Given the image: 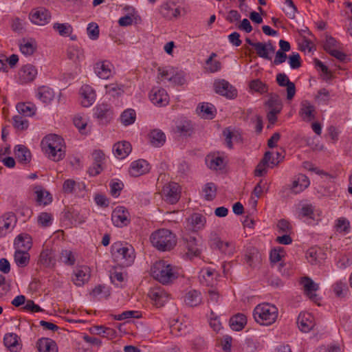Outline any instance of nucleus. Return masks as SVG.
Wrapping results in <instances>:
<instances>
[{
    "mask_svg": "<svg viewBox=\"0 0 352 352\" xmlns=\"http://www.w3.org/2000/svg\"><path fill=\"white\" fill-rule=\"evenodd\" d=\"M150 241L156 249L160 251H170L177 244V238L175 234L168 229H159L153 232Z\"/></svg>",
    "mask_w": 352,
    "mask_h": 352,
    "instance_id": "obj_2",
    "label": "nucleus"
},
{
    "mask_svg": "<svg viewBox=\"0 0 352 352\" xmlns=\"http://www.w3.org/2000/svg\"><path fill=\"white\" fill-rule=\"evenodd\" d=\"M52 216L48 212H42L38 217V222L43 227H48L51 225Z\"/></svg>",
    "mask_w": 352,
    "mask_h": 352,
    "instance_id": "obj_64",
    "label": "nucleus"
},
{
    "mask_svg": "<svg viewBox=\"0 0 352 352\" xmlns=\"http://www.w3.org/2000/svg\"><path fill=\"white\" fill-rule=\"evenodd\" d=\"M14 245L18 250H28L32 247V239L27 234H19L14 240Z\"/></svg>",
    "mask_w": 352,
    "mask_h": 352,
    "instance_id": "obj_36",
    "label": "nucleus"
},
{
    "mask_svg": "<svg viewBox=\"0 0 352 352\" xmlns=\"http://www.w3.org/2000/svg\"><path fill=\"white\" fill-rule=\"evenodd\" d=\"M14 261L19 267H25L30 261V254L28 250H17L14 255Z\"/></svg>",
    "mask_w": 352,
    "mask_h": 352,
    "instance_id": "obj_41",
    "label": "nucleus"
},
{
    "mask_svg": "<svg viewBox=\"0 0 352 352\" xmlns=\"http://www.w3.org/2000/svg\"><path fill=\"white\" fill-rule=\"evenodd\" d=\"M148 170V164L144 160H138L132 162L129 168V174L132 177H138Z\"/></svg>",
    "mask_w": 352,
    "mask_h": 352,
    "instance_id": "obj_23",
    "label": "nucleus"
},
{
    "mask_svg": "<svg viewBox=\"0 0 352 352\" xmlns=\"http://www.w3.org/2000/svg\"><path fill=\"white\" fill-rule=\"evenodd\" d=\"M197 112L200 117L211 120L216 115V108L211 103L202 102L198 105Z\"/></svg>",
    "mask_w": 352,
    "mask_h": 352,
    "instance_id": "obj_22",
    "label": "nucleus"
},
{
    "mask_svg": "<svg viewBox=\"0 0 352 352\" xmlns=\"http://www.w3.org/2000/svg\"><path fill=\"white\" fill-rule=\"evenodd\" d=\"M122 123L128 126L133 124L135 120V112L133 109L125 110L120 116Z\"/></svg>",
    "mask_w": 352,
    "mask_h": 352,
    "instance_id": "obj_53",
    "label": "nucleus"
},
{
    "mask_svg": "<svg viewBox=\"0 0 352 352\" xmlns=\"http://www.w3.org/2000/svg\"><path fill=\"white\" fill-rule=\"evenodd\" d=\"M209 241L212 248L217 249L219 251L220 247L222 246L224 243V241H222L219 236L214 232H212L210 233Z\"/></svg>",
    "mask_w": 352,
    "mask_h": 352,
    "instance_id": "obj_62",
    "label": "nucleus"
},
{
    "mask_svg": "<svg viewBox=\"0 0 352 352\" xmlns=\"http://www.w3.org/2000/svg\"><path fill=\"white\" fill-rule=\"evenodd\" d=\"M149 98L153 104L160 106H165L169 102V96L166 89H151Z\"/></svg>",
    "mask_w": 352,
    "mask_h": 352,
    "instance_id": "obj_16",
    "label": "nucleus"
},
{
    "mask_svg": "<svg viewBox=\"0 0 352 352\" xmlns=\"http://www.w3.org/2000/svg\"><path fill=\"white\" fill-rule=\"evenodd\" d=\"M298 328L303 333L309 332L314 327L313 316L309 313L300 314L297 318Z\"/></svg>",
    "mask_w": 352,
    "mask_h": 352,
    "instance_id": "obj_20",
    "label": "nucleus"
},
{
    "mask_svg": "<svg viewBox=\"0 0 352 352\" xmlns=\"http://www.w3.org/2000/svg\"><path fill=\"white\" fill-rule=\"evenodd\" d=\"M175 69V67L170 66L160 67L157 69V78L170 82Z\"/></svg>",
    "mask_w": 352,
    "mask_h": 352,
    "instance_id": "obj_51",
    "label": "nucleus"
},
{
    "mask_svg": "<svg viewBox=\"0 0 352 352\" xmlns=\"http://www.w3.org/2000/svg\"><path fill=\"white\" fill-rule=\"evenodd\" d=\"M187 81L186 73L177 68H175L174 73L171 76L170 82L175 86L184 85Z\"/></svg>",
    "mask_w": 352,
    "mask_h": 352,
    "instance_id": "obj_40",
    "label": "nucleus"
},
{
    "mask_svg": "<svg viewBox=\"0 0 352 352\" xmlns=\"http://www.w3.org/2000/svg\"><path fill=\"white\" fill-rule=\"evenodd\" d=\"M314 63L315 68L318 72L321 77L325 80H329L330 79L329 67L324 63L318 59H314Z\"/></svg>",
    "mask_w": 352,
    "mask_h": 352,
    "instance_id": "obj_46",
    "label": "nucleus"
},
{
    "mask_svg": "<svg viewBox=\"0 0 352 352\" xmlns=\"http://www.w3.org/2000/svg\"><path fill=\"white\" fill-rule=\"evenodd\" d=\"M120 245L119 243H115L113 245V255L121 265L124 267L129 266L135 259L134 250L131 246L120 247Z\"/></svg>",
    "mask_w": 352,
    "mask_h": 352,
    "instance_id": "obj_5",
    "label": "nucleus"
},
{
    "mask_svg": "<svg viewBox=\"0 0 352 352\" xmlns=\"http://www.w3.org/2000/svg\"><path fill=\"white\" fill-rule=\"evenodd\" d=\"M315 107L308 100H304L301 103L300 115L303 120L309 122L315 119Z\"/></svg>",
    "mask_w": 352,
    "mask_h": 352,
    "instance_id": "obj_27",
    "label": "nucleus"
},
{
    "mask_svg": "<svg viewBox=\"0 0 352 352\" xmlns=\"http://www.w3.org/2000/svg\"><path fill=\"white\" fill-rule=\"evenodd\" d=\"M41 146L53 161L58 162L65 157L63 140L56 134L45 136L41 141Z\"/></svg>",
    "mask_w": 352,
    "mask_h": 352,
    "instance_id": "obj_1",
    "label": "nucleus"
},
{
    "mask_svg": "<svg viewBox=\"0 0 352 352\" xmlns=\"http://www.w3.org/2000/svg\"><path fill=\"white\" fill-rule=\"evenodd\" d=\"M271 158L272 152L266 151L254 170L255 176L261 177L267 173V168L270 166L269 162Z\"/></svg>",
    "mask_w": 352,
    "mask_h": 352,
    "instance_id": "obj_30",
    "label": "nucleus"
},
{
    "mask_svg": "<svg viewBox=\"0 0 352 352\" xmlns=\"http://www.w3.org/2000/svg\"><path fill=\"white\" fill-rule=\"evenodd\" d=\"M38 263L45 267H53L56 264L54 251L49 248L43 249L40 254Z\"/></svg>",
    "mask_w": 352,
    "mask_h": 352,
    "instance_id": "obj_18",
    "label": "nucleus"
},
{
    "mask_svg": "<svg viewBox=\"0 0 352 352\" xmlns=\"http://www.w3.org/2000/svg\"><path fill=\"white\" fill-rule=\"evenodd\" d=\"M79 94L81 97L80 103L84 107H90L96 100V94L94 89H82Z\"/></svg>",
    "mask_w": 352,
    "mask_h": 352,
    "instance_id": "obj_34",
    "label": "nucleus"
},
{
    "mask_svg": "<svg viewBox=\"0 0 352 352\" xmlns=\"http://www.w3.org/2000/svg\"><path fill=\"white\" fill-rule=\"evenodd\" d=\"M331 57L336 58L340 64L346 63L350 60L343 45L333 37H331Z\"/></svg>",
    "mask_w": 352,
    "mask_h": 352,
    "instance_id": "obj_13",
    "label": "nucleus"
},
{
    "mask_svg": "<svg viewBox=\"0 0 352 352\" xmlns=\"http://www.w3.org/2000/svg\"><path fill=\"white\" fill-rule=\"evenodd\" d=\"M182 240L188 250L186 254L188 256H197L201 254L198 241L195 235H190L188 233H185L182 235Z\"/></svg>",
    "mask_w": 352,
    "mask_h": 352,
    "instance_id": "obj_15",
    "label": "nucleus"
},
{
    "mask_svg": "<svg viewBox=\"0 0 352 352\" xmlns=\"http://www.w3.org/2000/svg\"><path fill=\"white\" fill-rule=\"evenodd\" d=\"M16 217L13 212H7L0 217V237L4 236L15 226Z\"/></svg>",
    "mask_w": 352,
    "mask_h": 352,
    "instance_id": "obj_14",
    "label": "nucleus"
},
{
    "mask_svg": "<svg viewBox=\"0 0 352 352\" xmlns=\"http://www.w3.org/2000/svg\"><path fill=\"white\" fill-rule=\"evenodd\" d=\"M254 47L260 57L267 60L271 59L274 52V47L270 43L258 42L254 44Z\"/></svg>",
    "mask_w": 352,
    "mask_h": 352,
    "instance_id": "obj_24",
    "label": "nucleus"
},
{
    "mask_svg": "<svg viewBox=\"0 0 352 352\" xmlns=\"http://www.w3.org/2000/svg\"><path fill=\"white\" fill-rule=\"evenodd\" d=\"M94 72L100 79L109 80L115 76L116 69L114 65L110 60H102L94 64Z\"/></svg>",
    "mask_w": 352,
    "mask_h": 352,
    "instance_id": "obj_7",
    "label": "nucleus"
},
{
    "mask_svg": "<svg viewBox=\"0 0 352 352\" xmlns=\"http://www.w3.org/2000/svg\"><path fill=\"white\" fill-rule=\"evenodd\" d=\"M95 113L98 119L107 120L111 117L112 111L107 104H102L96 107Z\"/></svg>",
    "mask_w": 352,
    "mask_h": 352,
    "instance_id": "obj_49",
    "label": "nucleus"
},
{
    "mask_svg": "<svg viewBox=\"0 0 352 352\" xmlns=\"http://www.w3.org/2000/svg\"><path fill=\"white\" fill-rule=\"evenodd\" d=\"M60 95V89H56V91H54V89H40L38 92L39 99L46 103L50 102L55 99L58 101Z\"/></svg>",
    "mask_w": 352,
    "mask_h": 352,
    "instance_id": "obj_31",
    "label": "nucleus"
},
{
    "mask_svg": "<svg viewBox=\"0 0 352 352\" xmlns=\"http://www.w3.org/2000/svg\"><path fill=\"white\" fill-rule=\"evenodd\" d=\"M245 260L250 267H254L260 263L261 258L258 252L254 249L245 255Z\"/></svg>",
    "mask_w": 352,
    "mask_h": 352,
    "instance_id": "obj_45",
    "label": "nucleus"
},
{
    "mask_svg": "<svg viewBox=\"0 0 352 352\" xmlns=\"http://www.w3.org/2000/svg\"><path fill=\"white\" fill-rule=\"evenodd\" d=\"M285 7L283 8V11L290 18H295L296 13L297 12V9L294 4L292 0H285L284 2Z\"/></svg>",
    "mask_w": 352,
    "mask_h": 352,
    "instance_id": "obj_58",
    "label": "nucleus"
},
{
    "mask_svg": "<svg viewBox=\"0 0 352 352\" xmlns=\"http://www.w3.org/2000/svg\"><path fill=\"white\" fill-rule=\"evenodd\" d=\"M160 14L167 20H173L181 16L182 8L175 0L164 1L158 8Z\"/></svg>",
    "mask_w": 352,
    "mask_h": 352,
    "instance_id": "obj_6",
    "label": "nucleus"
},
{
    "mask_svg": "<svg viewBox=\"0 0 352 352\" xmlns=\"http://www.w3.org/2000/svg\"><path fill=\"white\" fill-rule=\"evenodd\" d=\"M149 141L152 146L160 147L166 142V135L160 129H155L152 130L148 134Z\"/></svg>",
    "mask_w": 352,
    "mask_h": 352,
    "instance_id": "obj_29",
    "label": "nucleus"
},
{
    "mask_svg": "<svg viewBox=\"0 0 352 352\" xmlns=\"http://www.w3.org/2000/svg\"><path fill=\"white\" fill-rule=\"evenodd\" d=\"M276 81L279 86L286 88H295V85L291 82L285 74H278L276 76Z\"/></svg>",
    "mask_w": 352,
    "mask_h": 352,
    "instance_id": "obj_60",
    "label": "nucleus"
},
{
    "mask_svg": "<svg viewBox=\"0 0 352 352\" xmlns=\"http://www.w3.org/2000/svg\"><path fill=\"white\" fill-rule=\"evenodd\" d=\"M34 192L36 195V201L38 204L46 206L52 201V195L48 191L44 190L41 186L34 187Z\"/></svg>",
    "mask_w": 352,
    "mask_h": 352,
    "instance_id": "obj_33",
    "label": "nucleus"
},
{
    "mask_svg": "<svg viewBox=\"0 0 352 352\" xmlns=\"http://www.w3.org/2000/svg\"><path fill=\"white\" fill-rule=\"evenodd\" d=\"M16 108L19 114L24 117H32L36 111V107L31 103L19 102Z\"/></svg>",
    "mask_w": 352,
    "mask_h": 352,
    "instance_id": "obj_37",
    "label": "nucleus"
},
{
    "mask_svg": "<svg viewBox=\"0 0 352 352\" xmlns=\"http://www.w3.org/2000/svg\"><path fill=\"white\" fill-rule=\"evenodd\" d=\"M253 316L256 322L263 325H270L278 317V309L269 303L260 304L254 308Z\"/></svg>",
    "mask_w": 352,
    "mask_h": 352,
    "instance_id": "obj_4",
    "label": "nucleus"
},
{
    "mask_svg": "<svg viewBox=\"0 0 352 352\" xmlns=\"http://www.w3.org/2000/svg\"><path fill=\"white\" fill-rule=\"evenodd\" d=\"M5 346L12 352H18L22 348L20 338L14 333H8L4 336Z\"/></svg>",
    "mask_w": 352,
    "mask_h": 352,
    "instance_id": "obj_17",
    "label": "nucleus"
},
{
    "mask_svg": "<svg viewBox=\"0 0 352 352\" xmlns=\"http://www.w3.org/2000/svg\"><path fill=\"white\" fill-rule=\"evenodd\" d=\"M265 104L270 109V111H274V113H280L283 108L281 100L275 94H271Z\"/></svg>",
    "mask_w": 352,
    "mask_h": 352,
    "instance_id": "obj_38",
    "label": "nucleus"
},
{
    "mask_svg": "<svg viewBox=\"0 0 352 352\" xmlns=\"http://www.w3.org/2000/svg\"><path fill=\"white\" fill-rule=\"evenodd\" d=\"M87 34L89 39L96 41L99 38V27L96 23L91 22L87 25Z\"/></svg>",
    "mask_w": 352,
    "mask_h": 352,
    "instance_id": "obj_55",
    "label": "nucleus"
},
{
    "mask_svg": "<svg viewBox=\"0 0 352 352\" xmlns=\"http://www.w3.org/2000/svg\"><path fill=\"white\" fill-rule=\"evenodd\" d=\"M153 277L162 284H168L178 276L174 267L164 261H160L151 267Z\"/></svg>",
    "mask_w": 352,
    "mask_h": 352,
    "instance_id": "obj_3",
    "label": "nucleus"
},
{
    "mask_svg": "<svg viewBox=\"0 0 352 352\" xmlns=\"http://www.w3.org/2000/svg\"><path fill=\"white\" fill-rule=\"evenodd\" d=\"M131 145L129 142L123 141L114 144L113 151L118 159L125 158L131 151Z\"/></svg>",
    "mask_w": 352,
    "mask_h": 352,
    "instance_id": "obj_25",
    "label": "nucleus"
},
{
    "mask_svg": "<svg viewBox=\"0 0 352 352\" xmlns=\"http://www.w3.org/2000/svg\"><path fill=\"white\" fill-rule=\"evenodd\" d=\"M36 347L39 352H57L58 349L56 342L50 339L43 338L36 342Z\"/></svg>",
    "mask_w": 352,
    "mask_h": 352,
    "instance_id": "obj_28",
    "label": "nucleus"
},
{
    "mask_svg": "<svg viewBox=\"0 0 352 352\" xmlns=\"http://www.w3.org/2000/svg\"><path fill=\"white\" fill-rule=\"evenodd\" d=\"M300 55L297 52H293L289 56L288 63L292 69H298L300 66Z\"/></svg>",
    "mask_w": 352,
    "mask_h": 352,
    "instance_id": "obj_63",
    "label": "nucleus"
},
{
    "mask_svg": "<svg viewBox=\"0 0 352 352\" xmlns=\"http://www.w3.org/2000/svg\"><path fill=\"white\" fill-rule=\"evenodd\" d=\"M38 75V69L36 66L28 63L23 65L17 72L16 80L22 85H28L34 81Z\"/></svg>",
    "mask_w": 352,
    "mask_h": 352,
    "instance_id": "obj_8",
    "label": "nucleus"
},
{
    "mask_svg": "<svg viewBox=\"0 0 352 352\" xmlns=\"http://www.w3.org/2000/svg\"><path fill=\"white\" fill-rule=\"evenodd\" d=\"M216 53L212 52L206 59L205 69L210 73H215L221 70V63L217 58Z\"/></svg>",
    "mask_w": 352,
    "mask_h": 352,
    "instance_id": "obj_32",
    "label": "nucleus"
},
{
    "mask_svg": "<svg viewBox=\"0 0 352 352\" xmlns=\"http://www.w3.org/2000/svg\"><path fill=\"white\" fill-rule=\"evenodd\" d=\"M148 296L151 300H154L157 305H162L164 299L167 298L168 295L161 289H155L149 292Z\"/></svg>",
    "mask_w": 352,
    "mask_h": 352,
    "instance_id": "obj_48",
    "label": "nucleus"
},
{
    "mask_svg": "<svg viewBox=\"0 0 352 352\" xmlns=\"http://www.w3.org/2000/svg\"><path fill=\"white\" fill-rule=\"evenodd\" d=\"M208 166L213 170H221L224 167L223 158L214 155H208L206 158Z\"/></svg>",
    "mask_w": 352,
    "mask_h": 352,
    "instance_id": "obj_43",
    "label": "nucleus"
},
{
    "mask_svg": "<svg viewBox=\"0 0 352 352\" xmlns=\"http://www.w3.org/2000/svg\"><path fill=\"white\" fill-rule=\"evenodd\" d=\"M30 21L36 25H45L51 19V14L43 8H38L31 10L29 14Z\"/></svg>",
    "mask_w": 352,
    "mask_h": 352,
    "instance_id": "obj_9",
    "label": "nucleus"
},
{
    "mask_svg": "<svg viewBox=\"0 0 352 352\" xmlns=\"http://www.w3.org/2000/svg\"><path fill=\"white\" fill-rule=\"evenodd\" d=\"M60 258L64 263L69 265H73L76 261V258L72 252L68 250H62Z\"/></svg>",
    "mask_w": 352,
    "mask_h": 352,
    "instance_id": "obj_57",
    "label": "nucleus"
},
{
    "mask_svg": "<svg viewBox=\"0 0 352 352\" xmlns=\"http://www.w3.org/2000/svg\"><path fill=\"white\" fill-rule=\"evenodd\" d=\"M334 228L340 233H348L350 230V223L346 218L340 217L336 221Z\"/></svg>",
    "mask_w": 352,
    "mask_h": 352,
    "instance_id": "obj_54",
    "label": "nucleus"
},
{
    "mask_svg": "<svg viewBox=\"0 0 352 352\" xmlns=\"http://www.w3.org/2000/svg\"><path fill=\"white\" fill-rule=\"evenodd\" d=\"M69 58L74 62H80L84 58L83 50L78 46H71L67 50Z\"/></svg>",
    "mask_w": 352,
    "mask_h": 352,
    "instance_id": "obj_47",
    "label": "nucleus"
},
{
    "mask_svg": "<svg viewBox=\"0 0 352 352\" xmlns=\"http://www.w3.org/2000/svg\"><path fill=\"white\" fill-rule=\"evenodd\" d=\"M123 14L118 20V24L122 27H127L137 20L138 14L135 8L131 6H125L121 10Z\"/></svg>",
    "mask_w": 352,
    "mask_h": 352,
    "instance_id": "obj_10",
    "label": "nucleus"
},
{
    "mask_svg": "<svg viewBox=\"0 0 352 352\" xmlns=\"http://www.w3.org/2000/svg\"><path fill=\"white\" fill-rule=\"evenodd\" d=\"M314 43L307 38H302L299 43V47L305 53H311L314 50Z\"/></svg>",
    "mask_w": 352,
    "mask_h": 352,
    "instance_id": "obj_59",
    "label": "nucleus"
},
{
    "mask_svg": "<svg viewBox=\"0 0 352 352\" xmlns=\"http://www.w3.org/2000/svg\"><path fill=\"white\" fill-rule=\"evenodd\" d=\"M53 28L58 32L60 36L63 37L70 35L74 31L73 27L69 23H54Z\"/></svg>",
    "mask_w": 352,
    "mask_h": 352,
    "instance_id": "obj_44",
    "label": "nucleus"
},
{
    "mask_svg": "<svg viewBox=\"0 0 352 352\" xmlns=\"http://www.w3.org/2000/svg\"><path fill=\"white\" fill-rule=\"evenodd\" d=\"M184 302L189 307H196L201 302V294L196 290L189 291L185 295Z\"/></svg>",
    "mask_w": 352,
    "mask_h": 352,
    "instance_id": "obj_39",
    "label": "nucleus"
},
{
    "mask_svg": "<svg viewBox=\"0 0 352 352\" xmlns=\"http://www.w3.org/2000/svg\"><path fill=\"white\" fill-rule=\"evenodd\" d=\"M89 278L90 275L88 273V270L87 268L85 270L80 269L75 273V277L73 278V281L76 286L81 287L84 285L85 283L88 282Z\"/></svg>",
    "mask_w": 352,
    "mask_h": 352,
    "instance_id": "obj_42",
    "label": "nucleus"
},
{
    "mask_svg": "<svg viewBox=\"0 0 352 352\" xmlns=\"http://www.w3.org/2000/svg\"><path fill=\"white\" fill-rule=\"evenodd\" d=\"M204 192V197L208 201L213 200L217 194V186L212 182L207 183L203 188Z\"/></svg>",
    "mask_w": 352,
    "mask_h": 352,
    "instance_id": "obj_52",
    "label": "nucleus"
},
{
    "mask_svg": "<svg viewBox=\"0 0 352 352\" xmlns=\"http://www.w3.org/2000/svg\"><path fill=\"white\" fill-rule=\"evenodd\" d=\"M20 52L25 56H30L37 50L36 41L31 38H23L19 43Z\"/></svg>",
    "mask_w": 352,
    "mask_h": 352,
    "instance_id": "obj_19",
    "label": "nucleus"
},
{
    "mask_svg": "<svg viewBox=\"0 0 352 352\" xmlns=\"http://www.w3.org/2000/svg\"><path fill=\"white\" fill-rule=\"evenodd\" d=\"M111 220L117 227H122L130 223L129 213L123 206L116 207L112 212Z\"/></svg>",
    "mask_w": 352,
    "mask_h": 352,
    "instance_id": "obj_11",
    "label": "nucleus"
},
{
    "mask_svg": "<svg viewBox=\"0 0 352 352\" xmlns=\"http://www.w3.org/2000/svg\"><path fill=\"white\" fill-rule=\"evenodd\" d=\"M162 193L163 199L171 204L177 202L180 197L179 186L177 183H170L165 185Z\"/></svg>",
    "mask_w": 352,
    "mask_h": 352,
    "instance_id": "obj_12",
    "label": "nucleus"
},
{
    "mask_svg": "<svg viewBox=\"0 0 352 352\" xmlns=\"http://www.w3.org/2000/svg\"><path fill=\"white\" fill-rule=\"evenodd\" d=\"M13 126L15 129L20 131L26 130L29 126V122L22 115H16L13 116Z\"/></svg>",
    "mask_w": 352,
    "mask_h": 352,
    "instance_id": "obj_50",
    "label": "nucleus"
},
{
    "mask_svg": "<svg viewBox=\"0 0 352 352\" xmlns=\"http://www.w3.org/2000/svg\"><path fill=\"white\" fill-rule=\"evenodd\" d=\"M348 287L346 283L338 282L335 284L333 292L338 298H343L346 294Z\"/></svg>",
    "mask_w": 352,
    "mask_h": 352,
    "instance_id": "obj_61",
    "label": "nucleus"
},
{
    "mask_svg": "<svg viewBox=\"0 0 352 352\" xmlns=\"http://www.w3.org/2000/svg\"><path fill=\"white\" fill-rule=\"evenodd\" d=\"M247 323V318L244 314H237L230 320V326L234 331L242 330Z\"/></svg>",
    "mask_w": 352,
    "mask_h": 352,
    "instance_id": "obj_35",
    "label": "nucleus"
},
{
    "mask_svg": "<svg viewBox=\"0 0 352 352\" xmlns=\"http://www.w3.org/2000/svg\"><path fill=\"white\" fill-rule=\"evenodd\" d=\"M14 154L16 159L21 164H26L31 160V153L24 145H17L15 147Z\"/></svg>",
    "mask_w": 352,
    "mask_h": 352,
    "instance_id": "obj_26",
    "label": "nucleus"
},
{
    "mask_svg": "<svg viewBox=\"0 0 352 352\" xmlns=\"http://www.w3.org/2000/svg\"><path fill=\"white\" fill-rule=\"evenodd\" d=\"M300 284L303 286L305 294L312 300L316 301V294H314L318 289V286L309 277L305 276L301 278Z\"/></svg>",
    "mask_w": 352,
    "mask_h": 352,
    "instance_id": "obj_21",
    "label": "nucleus"
},
{
    "mask_svg": "<svg viewBox=\"0 0 352 352\" xmlns=\"http://www.w3.org/2000/svg\"><path fill=\"white\" fill-rule=\"evenodd\" d=\"M188 220L193 230L200 229L205 223V218L200 214H193Z\"/></svg>",
    "mask_w": 352,
    "mask_h": 352,
    "instance_id": "obj_56",
    "label": "nucleus"
}]
</instances>
